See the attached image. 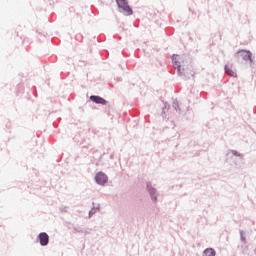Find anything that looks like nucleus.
<instances>
[{"instance_id":"nucleus-1","label":"nucleus","mask_w":256,"mask_h":256,"mask_svg":"<svg viewBox=\"0 0 256 256\" xmlns=\"http://www.w3.org/2000/svg\"><path fill=\"white\" fill-rule=\"evenodd\" d=\"M116 3L119 7L120 12L123 13L124 15H133V10L129 6V3L127 0H116Z\"/></svg>"},{"instance_id":"nucleus-2","label":"nucleus","mask_w":256,"mask_h":256,"mask_svg":"<svg viewBox=\"0 0 256 256\" xmlns=\"http://www.w3.org/2000/svg\"><path fill=\"white\" fill-rule=\"evenodd\" d=\"M251 55V51L247 50H240L236 53L237 59H243V61H252Z\"/></svg>"},{"instance_id":"nucleus-3","label":"nucleus","mask_w":256,"mask_h":256,"mask_svg":"<svg viewBox=\"0 0 256 256\" xmlns=\"http://www.w3.org/2000/svg\"><path fill=\"white\" fill-rule=\"evenodd\" d=\"M172 61L174 63L175 69L178 70V73H180V75H185V68L181 69V63L179 62V55H173Z\"/></svg>"},{"instance_id":"nucleus-4","label":"nucleus","mask_w":256,"mask_h":256,"mask_svg":"<svg viewBox=\"0 0 256 256\" xmlns=\"http://www.w3.org/2000/svg\"><path fill=\"white\" fill-rule=\"evenodd\" d=\"M38 240L40 245H42V247L49 245V235H47V233L45 232H42L39 234Z\"/></svg>"},{"instance_id":"nucleus-5","label":"nucleus","mask_w":256,"mask_h":256,"mask_svg":"<svg viewBox=\"0 0 256 256\" xmlns=\"http://www.w3.org/2000/svg\"><path fill=\"white\" fill-rule=\"evenodd\" d=\"M96 183L98 185H105V182L107 181V175L103 172H99L95 177Z\"/></svg>"},{"instance_id":"nucleus-6","label":"nucleus","mask_w":256,"mask_h":256,"mask_svg":"<svg viewBox=\"0 0 256 256\" xmlns=\"http://www.w3.org/2000/svg\"><path fill=\"white\" fill-rule=\"evenodd\" d=\"M90 99L93 101V103H97L99 105H107V100L99 96H91Z\"/></svg>"},{"instance_id":"nucleus-7","label":"nucleus","mask_w":256,"mask_h":256,"mask_svg":"<svg viewBox=\"0 0 256 256\" xmlns=\"http://www.w3.org/2000/svg\"><path fill=\"white\" fill-rule=\"evenodd\" d=\"M225 73L229 75V77H237V72H235L229 66H225Z\"/></svg>"},{"instance_id":"nucleus-8","label":"nucleus","mask_w":256,"mask_h":256,"mask_svg":"<svg viewBox=\"0 0 256 256\" xmlns=\"http://www.w3.org/2000/svg\"><path fill=\"white\" fill-rule=\"evenodd\" d=\"M203 256H215V250H213V248H207L204 251V255Z\"/></svg>"},{"instance_id":"nucleus-9","label":"nucleus","mask_w":256,"mask_h":256,"mask_svg":"<svg viewBox=\"0 0 256 256\" xmlns=\"http://www.w3.org/2000/svg\"><path fill=\"white\" fill-rule=\"evenodd\" d=\"M150 193H151V195H152V199H153V201H157V196H153V193H155V190H150Z\"/></svg>"},{"instance_id":"nucleus-10","label":"nucleus","mask_w":256,"mask_h":256,"mask_svg":"<svg viewBox=\"0 0 256 256\" xmlns=\"http://www.w3.org/2000/svg\"><path fill=\"white\" fill-rule=\"evenodd\" d=\"M241 239H242V241H245V236H244L243 232H241Z\"/></svg>"}]
</instances>
